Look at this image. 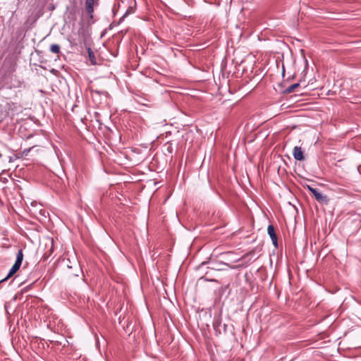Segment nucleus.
<instances>
[{
    "instance_id": "f257e3e1",
    "label": "nucleus",
    "mask_w": 361,
    "mask_h": 361,
    "mask_svg": "<svg viewBox=\"0 0 361 361\" xmlns=\"http://www.w3.org/2000/svg\"><path fill=\"white\" fill-rule=\"evenodd\" d=\"M99 0H86L85 10L90 18H93L94 6L98 5Z\"/></svg>"
},
{
    "instance_id": "f03ea898",
    "label": "nucleus",
    "mask_w": 361,
    "mask_h": 361,
    "mask_svg": "<svg viewBox=\"0 0 361 361\" xmlns=\"http://www.w3.org/2000/svg\"><path fill=\"white\" fill-rule=\"evenodd\" d=\"M267 233L270 236L272 243L275 247H278L277 236L274 230V227L272 225H269L267 228Z\"/></svg>"
},
{
    "instance_id": "7ed1b4c3",
    "label": "nucleus",
    "mask_w": 361,
    "mask_h": 361,
    "mask_svg": "<svg viewBox=\"0 0 361 361\" xmlns=\"http://www.w3.org/2000/svg\"><path fill=\"white\" fill-rule=\"evenodd\" d=\"M293 156L298 161L305 159L304 152L300 147L295 146L293 150Z\"/></svg>"
},
{
    "instance_id": "20e7f679",
    "label": "nucleus",
    "mask_w": 361,
    "mask_h": 361,
    "mask_svg": "<svg viewBox=\"0 0 361 361\" xmlns=\"http://www.w3.org/2000/svg\"><path fill=\"white\" fill-rule=\"evenodd\" d=\"M314 197V198L317 200V202L322 204H328L329 202V198L326 195L321 193L318 190H316L314 193L312 194Z\"/></svg>"
},
{
    "instance_id": "39448f33",
    "label": "nucleus",
    "mask_w": 361,
    "mask_h": 361,
    "mask_svg": "<svg viewBox=\"0 0 361 361\" xmlns=\"http://www.w3.org/2000/svg\"><path fill=\"white\" fill-rule=\"evenodd\" d=\"M20 265L15 262L14 264L13 265V267H11V269H10L6 277H5L4 279L0 281V283L6 281L8 278L12 276L15 273L17 272V271L20 269Z\"/></svg>"
},
{
    "instance_id": "423d86ee",
    "label": "nucleus",
    "mask_w": 361,
    "mask_h": 361,
    "mask_svg": "<svg viewBox=\"0 0 361 361\" xmlns=\"http://www.w3.org/2000/svg\"><path fill=\"white\" fill-rule=\"evenodd\" d=\"M66 266L68 269L67 274L69 276H78V273L80 271V269L78 263H75V267H74L75 271H72L73 267V266H71V264H67Z\"/></svg>"
},
{
    "instance_id": "0eeeda50",
    "label": "nucleus",
    "mask_w": 361,
    "mask_h": 361,
    "mask_svg": "<svg viewBox=\"0 0 361 361\" xmlns=\"http://www.w3.org/2000/svg\"><path fill=\"white\" fill-rule=\"evenodd\" d=\"M87 54H88L89 59L91 61V63L93 65L96 64V63H97L96 58H95L93 51L92 50V49L90 47L87 48Z\"/></svg>"
},
{
    "instance_id": "6e6552de",
    "label": "nucleus",
    "mask_w": 361,
    "mask_h": 361,
    "mask_svg": "<svg viewBox=\"0 0 361 361\" xmlns=\"http://www.w3.org/2000/svg\"><path fill=\"white\" fill-rule=\"evenodd\" d=\"M23 259V251H22V250H19L17 253L16 259L15 262L21 265Z\"/></svg>"
},
{
    "instance_id": "1a4fd4ad",
    "label": "nucleus",
    "mask_w": 361,
    "mask_h": 361,
    "mask_svg": "<svg viewBox=\"0 0 361 361\" xmlns=\"http://www.w3.org/2000/svg\"><path fill=\"white\" fill-rule=\"evenodd\" d=\"M61 47L59 44H53L50 46V51L54 54H59L60 52Z\"/></svg>"
},
{
    "instance_id": "9d476101",
    "label": "nucleus",
    "mask_w": 361,
    "mask_h": 361,
    "mask_svg": "<svg viewBox=\"0 0 361 361\" xmlns=\"http://www.w3.org/2000/svg\"><path fill=\"white\" fill-rule=\"evenodd\" d=\"M23 82L18 80H14V83L10 85L9 88H19L22 86Z\"/></svg>"
},
{
    "instance_id": "9b49d317",
    "label": "nucleus",
    "mask_w": 361,
    "mask_h": 361,
    "mask_svg": "<svg viewBox=\"0 0 361 361\" xmlns=\"http://www.w3.org/2000/svg\"><path fill=\"white\" fill-rule=\"evenodd\" d=\"M299 85H300V84H299V83H295V84H293V85H291L290 86H289V87L286 89V92H288V93L293 92L294 91V90H295V88H297Z\"/></svg>"
},
{
    "instance_id": "f8f14e48",
    "label": "nucleus",
    "mask_w": 361,
    "mask_h": 361,
    "mask_svg": "<svg viewBox=\"0 0 361 361\" xmlns=\"http://www.w3.org/2000/svg\"><path fill=\"white\" fill-rule=\"evenodd\" d=\"M133 10L132 8H129L125 13V14L120 18L119 23L124 20L126 17H127L129 14L132 13Z\"/></svg>"
},
{
    "instance_id": "ddd939ff",
    "label": "nucleus",
    "mask_w": 361,
    "mask_h": 361,
    "mask_svg": "<svg viewBox=\"0 0 361 361\" xmlns=\"http://www.w3.org/2000/svg\"><path fill=\"white\" fill-rule=\"evenodd\" d=\"M254 254H255V250H252V251H250V252H249L246 253L245 255H244L242 257V259H245V258H246L247 256H249V255H254ZM240 259H241V258H240V259H237V260H235V262H238V261H240Z\"/></svg>"
},
{
    "instance_id": "4468645a",
    "label": "nucleus",
    "mask_w": 361,
    "mask_h": 361,
    "mask_svg": "<svg viewBox=\"0 0 361 361\" xmlns=\"http://www.w3.org/2000/svg\"><path fill=\"white\" fill-rule=\"evenodd\" d=\"M32 149V147H29V148H26V149H23V151L22 152V154L23 156H27Z\"/></svg>"
},
{
    "instance_id": "2eb2a0df",
    "label": "nucleus",
    "mask_w": 361,
    "mask_h": 361,
    "mask_svg": "<svg viewBox=\"0 0 361 361\" xmlns=\"http://www.w3.org/2000/svg\"><path fill=\"white\" fill-rule=\"evenodd\" d=\"M307 189L313 194L317 190V188H312L311 186H307Z\"/></svg>"
},
{
    "instance_id": "dca6fc26",
    "label": "nucleus",
    "mask_w": 361,
    "mask_h": 361,
    "mask_svg": "<svg viewBox=\"0 0 361 361\" xmlns=\"http://www.w3.org/2000/svg\"><path fill=\"white\" fill-rule=\"evenodd\" d=\"M307 189L313 194L317 190V188H312L311 186H307Z\"/></svg>"
},
{
    "instance_id": "f3484780",
    "label": "nucleus",
    "mask_w": 361,
    "mask_h": 361,
    "mask_svg": "<svg viewBox=\"0 0 361 361\" xmlns=\"http://www.w3.org/2000/svg\"><path fill=\"white\" fill-rule=\"evenodd\" d=\"M229 268L231 269H236V268H238V267H240V266H233V265H229L228 264H226Z\"/></svg>"
},
{
    "instance_id": "a211bd4d",
    "label": "nucleus",
    "mask_w": 361,
    "mask_h": 361,
    "mask_svg": "<svg viewBox=\"0 0 361 361\" xmlns=\"http://www.w3.org/2000/svg\"><path fill=\"white\" fill-rule=\"evenodd\" d=\"M53 243H54V240H53V239H51V245H53Z\"/></svg>"
}]
</instances>
